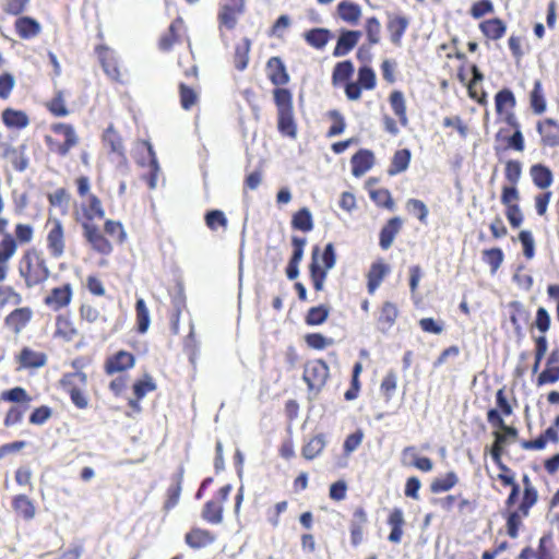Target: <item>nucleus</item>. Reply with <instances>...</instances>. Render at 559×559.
I'll return each mask as SVG.
<instances>
[{
    "label": "nucleus",
    "mask_w": 559,
    "mask_h": 559,
    "mask_svg": "<svg viewBox=\"0 0 559 559\" xmlns=\"http://www.w3.org/2000/svg\"><path fill=\"white\" fill-rule=\"evenodd\" d=\"M80 203L73 206V218L81 226L85 241L91 248L102 254L109 255L114 251L110 240L103 234L95 221L105 217V209L102 200L91 192L92 185L87 176L81 175L74 180Z\"/></svg>",
    "instance_id": "nucleus-1"
},
{
    "label": "nucleus",
    "mask_w": 559,
    "mask_h": 559,
    "mask_svg": "<svg viewBox=\"0 0 559 559\" xmlns=\"http://www.w3.org/2000/svg\"><path fill=\"white\" fill-rule=\"evenodd\" d=\"M266 76L275 86L272 91L273 102L277 111V130L286 138L296 139L298 133L294 111V97L289 88L285 87L290 75L280 57H271L266 62Z\"/></svg>",
    "instance_id": "nucleus-2"
},
{
    "label": "nucleus",
    "mask_w": 559,
    "mask_h": 559,
    "mask_svg": "<svg viewBox=\"0 0 559 559\" xmlns=\"http://www.w3.org/2000/svg\"><path fill=\"white\" fill-rule=\"evenodd\" d=\"M519 483L511 486V491L504 500L502 518L506 521V531L509 537L516 538L523 527V520L530 516L531 510L539 500L537 487L527 474Z\"/></svg>",
    "instance_id": "nucleus-3"
},
{
    "label": "nucleus",
    "mask_w": 559,
    "mask_h": 559,
    "mask_svg": "<svg viewBox=\"0 0 559 559\" xmlns=\"http://www.w3.org/2000/svg\"><path fill=\"white\" fill-rule=\"evenodd\" d=\"M17 271L27 288L44 285L51 274L47 257L36 247H29L22 253Z\"/></svg>",
    "instance_id": "nucleus-4"
},
{
    "label": "nucleus",
    "mask_w": 559,
    "mask_h": 559,
    "mask_svg": "<svg viewBox=\"0 0 559 559\" xmlns=\"http://www.w3.org/2000/svg\"><path fill=\"white\" fill-rule=\"evenodd\" d=\"M516 98L510 88H502L495 95V108L502 121L513 129L512 135L507 138V148L516 152L525 150V140L521 130L520 121L514 112Z\"/></svg>",
    "instance_id": "nucleus-5"
},
{
    "label": "nucleus",
    "mask_w": 559,
    "mask_h": 559,
    "mask_svg": "<svg viewBox=\"0 0 559 559\" xmlns=\"http://www.w3.org/2000/svg\"><path fill=\"white\" fill-rule=\"evenodd\" d=\"M44 141L48 152L59 158L67 157L71 150L80 143V136L73 124L69 122H53Z\"/></svg>",
    "instance_id": "nucleus-6"
},
{
    "label": "nucleus",
    "mask_w": 559,
    "mask_h": 559,
    "mask_svg": "<svg viewBox=\"0 0 559 559\" xmlns=\"http://www.w3.org/2000/svg\"><path fill=\"white\" fill-rule=\"evenodd\" d=\"M528 174L533 186L540 190V192L534 195L535 212L539 217H546L552 198V192L549 188L555 180L554 173L549 166L536 163L531 165Z\"/></svg>",
    "instance_id": "nucleus-7"
},
{
    "label": "nucleus",
    "mask_w": 559,
    "mask_h": 559,
    "mask_svg": "<svg viewBox=\"0 0 559 559\" xmlns=\"http://www.w3.org/2000/svg\"><path fill=\"white\" fill-rule=\"evenodd\" d=\"M12 403L13 405L7 411L3 425L13 427L22 423L25 413L29 408L33 397L22 386H14L0 393V402Z\"/></svg>",
    "instance_id": "nucleus-8"
},
{
    "label": "nucleus",
    "mask_w": 559,
    "mask_h": 559,
    "mask_svg": "<svg viewBox=\"0 0 559 559\" xmlns=\"http://www.w3.org/2000/svg\"><path fill=\"white\" fill-rule=\"evenodd\" d=\"M319 252L320 249L318 246H314L311 253V262L309 264V273L310 278L313 285V288L317 292H321L324 288V282L328 276V271L331 270L336 262V254L334 245L329 242L321 254V264L319 262Z\"/></svg>",
    "instance_id": "nucleus-9"
},
{
    "label": "nucleus",
    "mask_w": 559,
    "mask_h": 559,
    "mask_svg": "<svg viewBox=\"0 0 559 559\" xmlns=\"http://www.w3.org/2000/svg\"><path fill=\"white\" fill-rule=\"evenodd\" d=\"M59 383L76 408L86 409L88 407L90 399L85 392L87 384V376L85 372H67L61 377Z\"/></svg>",
    "instance_id": "nucleus-10"
},
{
    "label": "nucleus",
    "mask_w": 559,
    "mask_h": 559,
    "mask_svg": "<svg viewBox=\"0 0 559 559\" xmlns=\"http://www.w3.org/2000/svg\"><path fill=\"white\" fill-rule=\"evenodd\" d=\"M46 249L53 259H60L67 250V231L62 221L58 217H48L45 224Z\"/></svg>",
    "instance_id": "nucleus-11"
},
{
    "label": "nucleus",
    "mask_w": 559,
    "mask_h": 559,
    "mask_svg": "<svg viewBox=\"0 0 559 559\" xmlns=\"http://www.w3.org/2000/svg\"><path fill=\"white\" fill-rule=\"evenodd\" d=\"M231 485L226 484L218 488L215 495L207 500L201 511V518L204 522L218 525L224 521V504L231 492Z\"/></svg>",
    "instance_id": "nucleus-12"
},
{
    "label": "nucleus",
    "mask_w": 559,
    "mask_h": 559,
    "mask_svg": "<svg viewBox=\"0 0 559 559\" xmlns=\"http://www.w3.org/2000/svg\"><path fill=\"white\" fill-rule=\"evenodd\" d=\"M330 378V368L323 359L309 360L304 366L302 379L309 391L319 393Z\"/></svg>",
    "instance_id": "nucleus-13"
},
{
    "label": "nucleus",
    "mask_w": 559,
    "mask_h": 559,
    "mask_svg": "<svg viewBox=\"0 0 559 559\" xmlns=\"http://www.w3.org/2000/svg\"><path fill=\"white\" fill-rule=\"evenodd\" d=\"M246 11V0H219L217 23L218 29L231 31L236 27L238 19Z\"/></svg>",
    "instance_id": "nucleus-14"
},
{
    "label": "nucleus",
    "mask_w": 559,
    "mask_h": 559,
    "mask_svg": "<svg viewBox=\"0 0 559 559\" xmlns=\"http://www.w3.org/2000/svg\"><path fill=\"white\" fill-rule=\"evenodd\" d=\"M377 85L374 71L367 66L358 69L357 82L345 85V95L349 100H358L361 97V91H371Z\"/></svg>",
    "instance_id": "nucleus-15"
},
{
    "label": "nucleus",
    "mask_w": 559,
    "mask_h": 559,
    "mask_svg": "<svg viewBox=\"0 0 559 559\" xmlns=\"http://www.w3.org/2000/svg\"><path fill=\"white\" fill-rule=\"evenodd\" d=\"M34 310L29 306L10 311L3 319L4 328L14 335L21 334L33 321Z\"/></svg>",
    "instance_id": "nucleus-16"
},
{
    "label": "nucleus",
    "mask_w": 559,
    "mask_h": 559,
    "mask_svg": "<svg viewBox=\"0 0 559 559\" xmlns=\"http://www.w3.org/2000/svg\"><path fill=\"white\" fill-rule=\"evenodd\" d=\"M73 298V286L71 283H63L52 287L44 297V305L53 311L67 308Z\"/></svg>",
    "instance_id": "nucleus-17"
},
{
    "label": "nucleus",
    "mask_w": 559,
    "mask_h": 559,
    "mask_svg": "<svg viewBox=\"0 0 559 559\" xmlns=\"http://www.w3.org/2000/svg\"><path fill=\"white\" fill-rule=\"evenodd\" d=\"M186 38L188 39L183 19L178 16L171 22L168 29L159 37L158 48L164 52H168Z\"/></svg>",
    "instance_id": "nucleus-18"
},
{
    "label": "nucleus",
    "mask_w": 559,
    "mask_h": 559,
    "mask_svg": "<svg viewBox=\"0 0 559 559\" xmlns=\"http://www.w3.org/2000/svg\"><path fill=\"white\" fill-rule=\"evenodd\" d=\"M536 131L540 136L539 144L544 148L559 146V121L554 118H544L536 122Z\"/></svg>",
    "instance_id": "nucleus-19"
},
{
    "label": "nucleus",
    "mask_w": 559,
    "mask_h": 559,
    "mask_svg": "<svg viewBox=\"0 0 559 559\" xmlns=\"http://www.w3.org/2000/svg\"><path fill=\"white\" fill-rule=\"evenodd\" d=\"M135 365V356L127 350H118L108 356L104 362V371L108 376L127 371Z\"/></svg>",
    "instance_id": "nucleus-20"
},
{
    "label": "nucleus",
    "mask_w": 559,
    "mask_h": 559,
    "mask_svg": "<svg viewBox=\"0 0 559 559\" xmlns=\"http://www.w3.org/2000/svg\"><path fill=\"white\" fill-rule=\"evenodd\" d=\"M386 31L390 40L395 46H401L402 39L409 26V17L402 13H386Z\"/></svg>",
    "instance_id": "nucleus-21"
},
{
    "label": "nucleus",
    "mask_w": 559,
    "mask_h": 559,
    "mask_svg": "<svg viewBox=\"0 0 559 559\" xmlns=\"http://www.w3.org/2000/svg\"><path fill=\"white\" fill-rule=\"evenodd\" d=\"M79 335L74 320L69 313H60L56 317L53 337L64 342H71Z\"/></svg>",
    "instance_id": "nucleus-22"
},
{
    "label": "nucleus",
    "mask_w": 559,
    "mask_h": 559,
    "mask_svg": "<svg viewBox=\"0 0 559 559\" xmlns=\"http://www.w3.org/2000/svg\"><path fill=\"white\" fill-rule=\"evenodd\" d=\"M157 389L156 382L153 377L150 374H144L141 379L136 380L133 385V399H129L128 405L134 411L140 412L141 405L140 401L150 392H153Z\"/></svg>",
    "instance_id": "nucleus-23"
},
{
    "label": "nucleus",
    "mask_w": 559,
    "mask_h": 559,
    "mask_svg": "<svg viewBox=\"0 0 559 559\" xmlns=\"http://www.w3.org/2000/svg\"><path fill=\"white\" fill-rule=\"evenodd\" d=\"M19 368L38 369L47 364V355L43 352L34 350L28 346H24L15 356Z\"/></svg>",
    "instance_id": "nucleus-24"
},
{
    "label": "nucleus",
    "mask_w": 559,
    "mask_h": 559,
    "mask_svg": "<svg viewBox=\"0 0 559 559\" xmlns=\"http://www.w3.org/2000/svg\"><path fill=\"white\" fill-rule=\"evenodd\" d=\"M183 476L185 468L183 466H179L177 472L170 478L171 484L166 490V499L163 507L166 512L174 509L179 502L180 495L182 491Z\"/></svg>",
    "instance_id": "nucleus-25"
},
{
    "label": "nucleus",
    "mask_w": 559,
    "mask_h": 559,
    "mask_svg": "<svg viewBox=\"0 0 559 559\" xmlns=\"http://www.w3.org/2000/svg\"><path fill=\"white\" fill-rule=\"evenodd\" d=\"M368 523V514L362 507H357L349 523L350 543L358 546L364 539V530Z\"/></svg>",
    "instance_id": "nucleus-26"
},
{
    "label": "nucleus",
    "mask_w": 559,
    "mask_h": 559,
    "mask_svg": "<svg viewBox=\"0 0 559 559\" xmlns=\"http://www.w3.org/2000/svg\"><path fill=\"white\" fill-rule=\"evenodd\" d=\"M306 243V238L292 237L293 254L286 267V275L289 280H295L299 275V263L302 260Z\"/></svg>",
    "instance_id": "nucleus-27"
},
{
    "label": "nucleus",
    "mask_w": 559,
    "mask_h": 559,
    "mask_svg": "<svg viewBox=\"0 0 559 559\" xmlns=\"http://www.w3.org/2000/svg\"><path fill=\"white\" fill-rule=\"evenodd\" d=\"M361 37L360 31L342 29L333 49L334 57H343L349 53Z\"/></svg>",
    "instance_id": "nucleus-28"
},
{
    "label": "nucleus",
    "mask_w": 559,
    "mask_h": 559,
    "mask_svg": "<svg viewBox=\"0 0 559 559\" xmlns=\"http://www.w3.org/2000/svg\"><path fill=\"white\" fill-rule=\"evenodd\" d=\"M216 540V535L210 530L192 527L185 535V543L192 549H201Z\"/></svg>",
    "instance_id": "nucleus-29"
},
{
    "label": "nucleus",
    "mask_w": 559,
    "mask_h": 559,
    "mask_svg": "<svg viewBox=\"0 0 559 559\" xmlns=\"http://www.w3.org/2000/svg\"><path fill=\"white\" fill-rule=\"evenodd\" d=\"M478 28L486 39L493 41L501 39L507 33V24L500 17L483 20Z\"/></svg>",
    "instance_id": "nucleus-30"
},
{
    "label": "nucleus",
    "mask_w": 559,
    "mask_h": 559,
    "mask_svg": "<svg viewBox=\"0 0 559 559\" xmlns=\"http://www.w3.org/2000/svg\"><path fill=\"white\" fill-rule=\"evenodd\" d=\"M1 121L7 129L22 130L29 124V117L24 110L7 107L1 112Z\"/></svg>",
    "instance_id": "nucleus-31"
},
{
    "label": "nucleus",
    "mask_w": 559,
    "mask_h": 559,
    "mask_svg": "<svg viewBox=\"0 0 559 559\" xmlns=\"http://www.w3.org/2000/svg\"><path fill=\"white\" fill-rule=\"evenodd\" d=\"M390 273V266L383 261L373 262L367 273V290L373 295L385 276Z\"/></svg>",
    "instance_id": "nucleus-32"
},
{
    "label": "nucleus",
    "mask_w": 559,
    "mask_h": 559,
    "mask_svg": "<svg viewBox=\"0 0 559 559\" xmlns=\"http://www.w3.org/2000/svg\"><path fill=\"white\" fill-rule=\"evenodd\" d=\"M508 309L510 312V321L513 325L514 333L516 335H522L524 325L527 324L530 320V312L525 308V306L518 301L513 300L508 304Z\"/></svg>",
    "instance_id": "nucleus-33"
},
{
    "label": "nucleus",
    "mask_w": 559,
    "mask_h": 559,
    "mask_svg": "<svg viewBox=\"0 0 559 559\" xmlns=\"http://www.w3.org/2000/svg\"><path fill=\"white\" fill-rule=\"evenodd\" d=\"M14 29L21 39H31L38 36L41 25L31 16H19L14 22Z\"/></svg>",
    "instance_id": "nucleus-34"
},
{
    "label": "nucleus",
    "mask_w": 559,
    "mask_h": 559,
    "mask_svg": "<svg viewBox=\"0 0 559 559\" xmlns=\"http://www.w3.org/2000/svg\"><path fill=\"white\" fill-rule=\"evenodd\" d=\"M374 163L373 153L369 150L361 148L355 153L350 158L352 174L354 177H361L365 175Z\"/></svg>",
    "instance_id": "nucleus-35"
},
{
    "label": "nucleus",
    "mask_w": 559,
    "mask_h": 559,
    "mask_svg": "<svg viewBox=\"0 0 559 559\" xmlns=\"http://www.w3.org/2000/svg\"><path fill=\"white\" fill-rule=\"evenodd\" d=\"M103 144L108 147L110 154H115L118 157H126V150L123 145V140L119 132L112 124H109L107 129L104 131L102 136Z\"/></svg>",
    "instance_id": "nucleus-36"
},
{
    "label": "nucleus",
    "mask_w": 559,
    "mask_h": 559,
    "mask_svg": "<svg viewBox=\"0 0 559 559\" xmlns=\"http://www.w3.org/2000/svg\"><path fill=\"white\" fill-rule=\"evenodd\" d=\"M391 532L388 536L389 542L400 544L404 534L403 527L405 525L404 513L400 508H394L386 520Z\"/></svg>",
    "instance_id": "nucleus-37"
},
{
    "label": "nucleus",
    "mask_w": 559,
    "mask_h": 559,
    "mask_svg": "<svg viewBox=\"0 0 559 559\" xmlns=\"http://www.w3.org/2000/svg\"><path fill=\"white\" fill-rule=\"evenodd\" d=\"M11 506L16 515L25 521H31L35 518L36 507L31 498L26 495H16L12 498Z\"/></svg>",
    "instance_id": "nucleus-38"
},
{
    "label": "nucleus",
    "mask_w": 559,
    "mask_h": 559,
    "mask_svg": "<svg viewBox=\"0 0 559 559\" xmlns=\"http://www.w3.org/2000/svg\"><path fill=\"white\" fill-rule=\"evenodd\" d=\"M302 37L310 47L317 50H322L332 38V33L330 29L324 27H314L306 31L302 34Z\"/></svg>",
    "instance_id": "nucleus-39"
},
{
    "label": "nucleus",
    "mask_w": 559,
    "mask_h": 559,
    "mask_svg": "<svg viewBox=\"0 0 559 559\" xmlns=\"http://www.w3.org/2000/svg\"><path fill=\"white\" fill-rule=\"evenodd\" d=\"M355 71L354 64L350 60H344L337 62L332 71V85L334 87L344 86L347 83H352L349 80Z\"/></svg>",
    "instance_id": "nucleus-40"
},
{
    "label": "nucleus",
    "mask_w": 559,
    "mask_h": 559,
    "mask_svg": "<svg viewBox=\"0 0 559 559\" xmlns=\"http://www.w3.org/2000/svg\"><path fill=\"white\" fill-rule=\"evenodd\" d=\"M402 228V219L400 217L390 218L382 227L379 235V245L382 250H388Z\"/></svg>",
    "instance_id": "nucleus-41"
},
{
    "label": "nucleus",
    "mask_w": 559,
    "mask_h": 559,
    "mask_svg": "<svg viewBox=\"0 0 559 559\" xmlns=\"http://www.w3.org/2000/svg\"><path fill=\"white\" fill-rule=\"evenodd\" d=\"M336 10L340 19L350 25H356L361 17L360 5L349 0L341 1Z\"/></svg>",
    "instance_id": "nucleus-42"
},
{
    "label": "nucleus",
    "mask_w": 559,
    "mask_h": 559,
    "mask_svg": "<svg viewBox=\"0 0 559 559\" xmlns=\"http://www.w3.org/2000/svg\"><path fill=\"white\" fill-rule=\"evenodd\" d=\"M402 460L404 464L413 465L421 472H430L433 467L432 461L427 456H418L416 448L413 445L406 447L402 451Z\"/></svg>",
    "instance_id": "nucleus-43"
},
{
    "label": "nucleus",
    "mask_w": 559,
    "mask_h": 559,
    "mask_svg": "<svg viewBox=\"0 0 559 559\" xmlns=\"http://www.w3.org/2000/svg\"><path fill=\"white\" fill-rule=\"evenodd\" d=\"M45 108L56 118H63L70 114L62 90L55 92L53 96L45 103Z\"/></svg>",
    "instance_id": "nucleus-44"
},
{
    "label": "nucleus",
    "mask_w": 559,
    "mask_h": 559,
    "mask_svg": "<svg viewBox=\"0 0 559 559\" xmlns=\"http://www.w3.org/2000/svg\"><path fill=\"white\" fill-rule=\"evenodd\" d=\"M96 53L106 74L114 80H119L120 71L111 51L105 46H98Z\"/></svg>",
    "instance_id": "nucleus-45"
},
{
    "label": "nucleus",
    "mask_w": 559,
    "mask_h": 559,
    "mask_svg": "<svg viewBox=\"0 0 559 559\" xmlns=\"http://www.w3.org/2000/svg\"><path fill=\"white\" fill-rule=\"evenodd\" d=\"M390 106L400 123L405 127L408 123L406 100L402 91L394 90L389 96Z\"/></svg>",
    "instance_id": "nucleus-46"
},
{
    "label": "nucleus",
    "mask_w": 559,
    "mask_h": 559,
    "mask_svg": "<svg viewBox=\"0 0 559 559\" xmlns=\"http://www.w3.org/2000/svg\"><path fill=\"white\" fill-rule=\"evenodd\" d=\"M4 157L9 159L12 167L16 171H24L29 164L28 157L25 154V146L8 147L4 151Z\"/></svg>",
    "instance_id": "nucleus-47"
},
{
    "label": "nucleus",
    "mask_w": 559,
    "mask_h": 559,
    "mask_svg": "<svg viewBox=\"0 0 559 559\" xmlns=\"http://www.w3.org/2000/svg\"><path fill=\"white\" fill-rule=\"evenodd\" d=\"M486 418L491 427L502 430L504 436H507L510 440H515L518 438V429L513 426L507 425L497 409H488Z\"/></svg>",
    "instance_id": "nucleus-48"
},
{
    "label": "nucleus",
    "mask_w": 559,
    "mask_h": 559,
    "mask_svg": "<svg viewBox=\"0 0 559 559\" xmlns=\"http://www.w3.org/2000/svg\"><path fill=\"white\" fill-rule=\"evenodd\" d=\"M399 317V309L396 305L391 301L383 302L380 314L378 318V324L382 331L391 329Z\"/></svg>",
    "instance_id": "nucleus-49"
},
{
    "label": "nucleus",
    "mask_w": 559,
    "mask_h": 559,
    "mask_svg": "<svg viewBox=\"0 0 559 559\" xmlns=\"http://www.w3.org/2000/svg\"><path fill=\"white\" fill-rule=\"evenodd\" d=\"M325 436L323 433H319L314 437H312L301 449L302 456L311 461L319 456L324 448H325Z\"/></svg>",
    "instance_id": "nucleus-50"
},
{
    "label": "nucleus",
    "mask_w": 559,
    "mask_h": 559,
    "mask_svg": "<svg viewBox=\"0 0 559 559\" xmlns=\"http://www.w3.org/2000/svg\"><path fill=\"white\" fill-rule=\"evenodd\" d=\"M313 217L309 209L302 207L294 213L292 217L293 229L309 233L313 229Z\"/></svg>",
    "instance_id": "nucleus-51"
},
{
    "label": "nucleus",
    "mask_w": 559,
    "mask_h": 559,
    "mask_svg": "<svg viewBox=\"0 0 559 559\" xmlns=\"http://www.w3.org/2000/svg\"><path fill=\"white\" fill-rule=\"evenodd\" d=\"M411 162V151L408 148L397 150L391 160L388 174L390 176L405 171Z\"/></svg>",
    "instance_id": "nucleus-52"
},
{
    "label": "nucleus",
    "mask_w": 559,
    "mask_h": 559,
    "mask_svg": "<svg viewBox=\"0 0 559 559\" xmlns=\"http://www.w3.org/2000/svg\"><path fill=\"white\" fill-rule=\"evenodd\" d=\"M530 105L533 112L536 115H542L547 109V102L539 80L534 82L533 90L530 93Z\"/></svg>",
    "instance_id": "nucleus-53"
},
{
    "label": "nucleus",
    "mask_w": 559,
    "mask_h": 559,
    "mask_svg": "<svg viewBox=\"0 0 559 559\" xmlns=\"http://www.w3.org/2000/svg\"><path fill=\"white\" fill-rule=\"evenodd\" d=\"M472 74L473 78L467 84L468 96L472 99L476 100L478 104L484 105L487 102V95L483 90L480 91V93L477 90V84L484 80V75L478 69V67L475 64L472 66Z\"/></svg>",
    "instance_id": "nucleus-54"
},
{
    "label": "nucleus",
    "mask_w": 559,
    "mask_h": 559,
    "mask_svg": "<svg viewBox=\"0 0 559 559\" xmlns=\"http://www.w3.org/2000/svg\"><path fill=\"white\" fill-rule=\"evenodd\" d=\"M251 48V40L249 38H243L239 44L235 47L234 52V64L235 68L239 71H243L249 62V52Z\"/></svg>",
    "instance_id": "nucleus-55"
},
{
    "label": "nucleus",
    "mask_w": 559,
    "mask_h": 559,
    "mask_svg": "<svg viewBox=\"0 0 559 559\" xmlns=\"http://www.w3.org/2000/svg\"><path fill=\"white\" fill-rule=\"evenodd\" d=\"M459 483V477L455 472H448L443 477L435 478L430 484V491L432 493L445 492L452 489Z\"/></svg>",
    "instance_id": "nucleus-56"
},
{
    "label": "nucleus",
    "mask_w": 559,
    "mask_h": 559,
    "mask_svg": "<svg viewBox=\"0 0 559 559\" xmlns=\"http://www.w3.org/2000/svg\"><path fill=\"white\" fill-rule=\"evenodd\" d=\"M135 320L136 331L144 334L148 330L151 320L148 308L142 298H138L135 302Z\"/></svg>",
    "instance_id": "nucleus-57"
},
{
    "label": "nucleus",
    "mask_w": 559,
    "mask_h": 559,
    "mask_svg": "<svg viewBox=\"0 0 559 559\" xmlns=\"http://www.w3.org/2000/svg\"><path fill=\"white\" fill-rule=\"evenodd\" d=\"M369 197L372 200V202L379 207H384L389 211H393L395 207V203L392 198V194L385 188H378V189L370 190Z\"/></svg>",
    "instance_id": "nucleus-58"
},
{
    "label": "nucleus",
    "mask_w": 559,
    "mask_h": 559,
    "mask_svg": "<svg viewBox=\"0 0 559 559\" xmlns=\"http://www.w3.org/2000/svg\"><path fill=\"white\" fill-rule=\"evenodd\" d=\"M481 258L489 265L491 274H496L504 260V253L500 248L495 247L483 250Z\"/></svg>",
    "instance_id": "nucleus-59"
},
{
    "label": "nucleus",
    "mask_w": 559,
    "mask_h": 559,
    "mask_svg": "<svg viewBox=\"0 0 559 559\" xmlns=\"http://www.w3.org/2000/svg\"><path fill=\"white\" fill-rule=\"evenodd\" d=\"M104 233L117 243H123L127 240V231L119 221L106 219L104 223Z\"/></svg>",
    "instance_id": "nucleus-60"
},
{
    "label": "nucleus",
    "mask_w": 559,
    "mask_h": 559,
    "mask_svg": "<svg viewBox=\"0 0 559 559\" xmlns=\"http://www.w3.org/2000/svg\"><path fill=\"white\" fill-rule=\"evenodd\" d=\"M329 314L330 309L324 305L311 307L306 313L305 322L310 326L320 325L326 321Z\"/></svg>",
    "instance_id": "nucleus-61"
},
{
    "label": "nucleus",
    "mask_w": 559,
    "mask_h": 559,
    "mask_svg": "<svg viewBox=\"0 0 559 559\" xmlns=\"http://www.w3.org/2000/svg\"><path fill=\"white\" fill-rule=\"evenodd\" d=\"M47 200L51 206L58 207L66 213L71 201V194L66 188H58L53 192L48 193Z\"/></svg>",
    "instance_id": "nucleus-62"
},
{
    "label": "nucleus",
    "mask_w": 559,
    "mask_h": 559,
    "mask_svg": "<svg viewBox=\"0 0 559 559\" xmlns=\"http://www.w3.org/2000/svg\"><path fill=\"white\" fill-rule=\"evenodd\" d=\"M35 229L31 224L17 223L14 226L13 240L16 246L27 245L34 239Z\"/></svg>",
    "instance_id": "nucleus-63"
},
{
    "label": "nucleus",
    "mask_w": 559,
    "mask_h": 559,
    "mask_svg": "<svg viewBox=\"0 0 559 559\" xmlns=\"http://www.w3.org/2000/svg\"><path fill=\"white\" fill-rule=\"evenodd\" d=\"M504 179L508 185H519L522 177V164L518 159H508L503 169Z\"/></svg>",
    "instance_id": "nucleus-64"
}]
</instances>
